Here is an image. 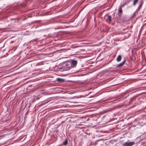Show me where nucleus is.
Segmentation results:
<instances>
[{
  "mask_svg": "<svg viewBox=\"0 0 146 146\" xmlns=\"http://www.w3.org/2000/svg\"><path fill=\"white\" fill-rule=\"evenodd\" d=\"M77 63V61L70 60L64 62L61 67L60 68L61 71H64L70 70L72 68L76 67Z\"/></svg>",
  "mask_w": 146,
  "mask_h": 146,
  "instance_id": "f257e3e1",
  "label": "nucleus"
},
{
  "mask_svg": "<svg viewBox=\"0 0 146 146\" xmlns=\"http://www.w3.org/2000/svg\"><path fill=\"white\" fill-rule=\"evenodd\" d=\"M144 1L143 0H140L138 2V6L134 12V15L137 13L140 9L142 8L143 4Z\"/></svg>",
  "mask_w": 146,
  "mask_h": 146,
  "instance_id": "f03ea898",
  "label": "nucleus"
},
{
  "mask_svg": "<svg viewBox=\"0 0 146 146\" xmlns=\"http://www.w3.org/2000/svg\"><path fill=\"white\" fill-rule=\"evenodd\" d=\"M135 143L133 141L130 142H125L123 144V145L125 146H131L133 145Z\"/></svg>",
  "mask_w": 146,
  "mask_h": 146,
  "instance_id": "7ed1b4c3",
  "label": "nucleus"
},
{
  "mask_svg": "<svg viewBox=\"0 0 146 146\" xmlns=\"http://www.w3.org/2000/svg\"><path fill=\"white\" fill-rule=\"evenodd\" d=\"M106 17H107L109 21V22L110 23L113 19L111 15H110L109 14L106 15Z\"/></svg>",
  "mask_w": 146,
  "mask_h": 146,
  "instance_id": "20e7f679",
  "label": "nucleus"
},
{
  "mask_svg": "<svg viewBox=\"0 0 146 146\" xmlns=\"http://www.w3.org/2000/svg\"><path fill=\"white\" fill-rule=\"evenodd\" d=\"M57 80L60 82H62L65 81L64 79L61 78H56Z\"/></svg>",
  "mask_w": 146,
  "mask_h": 146,
  "instance_id": "39448f33",
  "label": "nucleus"
},
{
  "mask_svg": "<svg viewBox=\"0 0 146 146\" xmlns=\"http://www.w3.org/2000/svg\"><path fill=\"white\" fill-rule=\"evenodd\" d=\"M125 60H124L121 63L117 66V67H119L122 66L125 62Z\"/></svg>",
  "mask_w": 146,
  "mask_h": 146,
  "instance_id": "423d86ee",
  "label": "nucleus"
},
{
  "mask_svg": "<svg viewBox=\"0 0 146 146\" xmlns=\"http://www.w3.org/2000/svg\"><path fill=\"white\" fill-rule=\"evenodd\" d=\"M121 56L120 55H119L117 58V62H119L121 61Z\"/></svg>",
  "mask_w": 146,
  "mask_h": 146,
  "instance_id": "0eeeda50",
  "label": "nucleus"
},
{
  "mask_svg": "<svg viewBox=\"0 0 146 146\" xmlns=\"http://www.w3.org/2000/svg\"><path fill=\"white\" fill-rule=\"evenodd\" d=\"M139 0H134L133 3V5L135 6L138 3Z\"/></svg>",
  "mask_w": 146,
  "mask_h": 146,
  "instance_id": "6e6552de",
  "label": "nucleus"
},
{
  "mask_svg": "<svg viewBox=\"0 0 146 146\" xmlns=\"http://www.w3.org/2000/svg\"><path fill=\"white\" fill-rule=\"evenodd\" d=\"M122 7H119V9H118V12L119 13H122Z\"/></svg>",
  "mask_w": 146,
  "mask_h": 146,
  "instance_id": "1a4fd4ad",
  "label": "nucleus"
},
{
  "mask_svg": "<svg viewBox=\"0 0 146 146\" xmlns=\"http://www.w3.org/2000/svg\"><path fill=\"white\" fill-rule=\"evenodd\" d=\"M68 140L67 139L65 140L64 141L62 145H66L68 144Z\"/></svg>",
  "mask_w": 146,
  "mask_h": 146,
  "instance_id": "9d476101",
  "label": "nucleus"
},
{
  "mask_svg": "<svg viewBox=\"0 0 146 146\" xmlns=\"http://www.w3.org/2000/svg\"><path fill=\"white\" fill-rule=\"evenodd\" d=\"M126 3H123L122 5H121L120 6L121 7H124L126 4Z\"/></svg>",
  "mask_w": 146,
  "mask_h": 146,
  "instance_id": "9b49d317",
  "label": "nucleus"
},
{
  "mask_svg": "<svg viewBox=\"0 0 146 146\" xmlns=\"http://www.w3.org/2000/svg\"><path fill=\"white\" fill-rule=\"evenodd\" d=\"M14 42V41H11V42H10V43H13V42Z\"/></svg>",
  "mask_w": 146,
  "mask_h": 146,
  "instance_id": "f8f14e48",
  "label": "nucleus"
}]
</instances>
